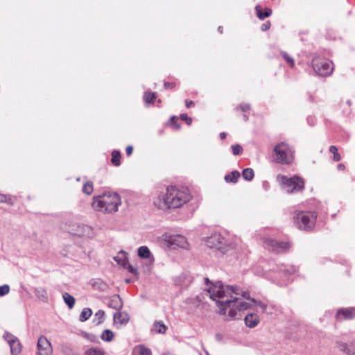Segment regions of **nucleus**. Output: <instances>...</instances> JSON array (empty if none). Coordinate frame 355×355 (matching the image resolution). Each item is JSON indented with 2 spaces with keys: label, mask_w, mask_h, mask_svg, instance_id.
Instances as JSON below:
<instances>
[{
  "label": "nucleus",
  "mask_w": 355,
  "mask_h": 355,
  "mask_svg": "<svg viewBox=\"0 0 355 355\" xmlns=\"http://www.w3.org/2000/svg\"><path fill=\"white\" fill-rule=\"evenodd\" d=\"M155 327L158 333L163 334L166 330V327L161 322H157L155 324Z\"/></svg>",
  "instance_id": "obj_39"
},
{
  "label": "nucleus",
  "mask_w": 355,
  "mask_h": 355,
  "mask_svg": "<svg viewBox=\"0 0 355 355\" xmlns=\"http://www.w3.org/2000/svg\"><path fill=\"white\" fill-rule=\"evenodd\" d=\"M262 186H263V188L265 189V190H268L270 187V185H269V183L267 182V181H264L262 184Z\"/></svg>",
  "instance_id": "obj_50"
},
{
  "label": "nucleus",
  "mask_w": 355,
  "mask_h": 355,
  "mask_svg": "<svg viewBox=\"0 0 355 355\" xmlns=\"http://www.w3.org/2000/svg\"><path fill=\"white\" fill-rule=\"evenodd\" d=\"M338 168L339 170H344L345 169V165L343 164H339L338 165Z\"/></svg>",
  "instance_id": "obj_54"
},
{
  "label": "nucleus",
  "mask_w": 355,
  "mask_h": 355,
  "mask_svg": "<svg viewBox=\"0 0 355 355\" xmlns=\"http://www.w3.org/2000/svg\"><path fill=\"white\" fill-rule=\"evenodd\" d=\"M133 150V147L132 146H128L125 149L126 155L130 156Z\"/></svg>",
  "instance_id": "obj_47"
},
{
  "label": "nucleus",
  "mask_w": 355,
  "mask_h": 355,
  "mask_svg": "<svg viewBox=\"0 0 355 355\" xmlns=\"http://www.w3.org/2000/svg\"><path fill=\"white\" fill-rule=\"evenodd\" d=\"M125 281H126V282H128V283H129V282H130V279H126Z\"/></svg>",
  "instance_id": "obj_58"
},
{
  "label": "nucleus",
  "mask_w": 355,
  "mask_h": 355,
  "mask_svg": "<svg viewBox=\"0 0 355 355\" xmlns=\"http://www.w3.org/2000/svg\"><path fill=\"white\" fill-rule=\"evenodd\" d=\"M177 120L178 119L175 116L171 117V122L173 123V125H175V128L178 130L180 128V125L178 124H176Z\"/></svg>",
  "instance_id": "obj_46"
},
{
  "label": "nucleus",
  "mask_w": 355,
  "mask_h": 355,
  "mask_svg": "<svg viewBox=\"0 0 355 355\" xmlns=\"http://www.w3.org/2000/svg\"><path fill=\"white\" fill-rule=\"evenodd\" d=\"M280 54L290 67H293L295 66L294 59L286 51H281Z\"/></svg>",
  "instance_id": "obj_35"
},
{
  "label": "nucleus",
  "mask_w": 355,
  "mask_h": 355,
  "mask_svg": "<svg viewBox=\"0 0 355 355\" xmlns=\"http://www.w3.org/2000/svg\"><path fill=\"white\" fill-rule=\"evenodd\" d=\"M297 268L293 266H277L269 271L264 272L266 278L271 279L280 286L286 285V282L293 280Z\"/></svg>",
  "instance_id": "obj_4"
},
{
  "label": "nucleus",
  "mask_w": 355,
  "mask_h": 355,
  "mask_svg": "<svg viewBox=\"0 0 355 355\" xmlns=\"http://www.w3.org/2000/svg\"><path fill=\"white\" fill-rule=\"evenodd\" d=\"M237 109H240L243 112H246V111H248V110H249L250 109V105L248 103L240 104L237 107Z\"/></svg>",
  "instance_id": "obj_43"
},
{
  "label": "nucleus",
  "mask_w": 355,
  "mask_h": 355,
  "mask_svg": "<svg viewBox=\"0 0 355 355\" xmlns=\"http://www.w3.org/2000/svg\"><path fill=\"white\" fill-rule=\"evenodd\" d=\"M276 179L280 183L282 187L288 193L300 191L304 187V180L299 176L294 175L288 178L286 175L279 174Z\"/></svg>",
  "instance_id": "obj_6"
},
{
  "label": "nucleus",
  "mask_w": 355,
  "mask_h": 355,
  "mask_svg": "<svg viewBox=\"0 0 355 355\" xmlns=\"http://www.w3.org/2000/svg\"><path fill=\"white\" fill-rule=\"evenodd\" d=\"M93 191V184L92 182H86L83 187V192L87 195H89Z\"/></svg>",
  "instance_id": "obj_36"
},
{
  "label": "nucleus",
  "mask_w": 355,
  "mask_h": 355,
  "mask_svg": "<svg viewBox=\"0 0 355 355\" xmlns=\"http://www.w3.org/2000/svg\"><path fill=\"white\" fill-rule=\"evenodd\" d=\"M223 26H219V27L218 28V31L220 33H223Z\"/></svg>",
  "instance_id": "obj_55"
},
{
  "label": "nucleus",
  "mask_w": 355,
  "mask_h": 355,
  "mask_svg": "<svg viewBox=\"0 0 355 355\" xmlns=\"http://www.w3.org/2000/svg\"><path fill=\"white\" fill-rule=\"evenodd\" d=\"M312 67L314 71L320 76H329L334 70L331 61L319 57H315L313 59Z\"/></svg>",
  "instance_id": "obj_8"
},
{
  "label": "nucleus",
  "mask_w": 355,
  "mask_h": 355,
  "mask_svg": "<svg viewBox=\"0 0 355 355\" xmlns=\"http://www.w3.org/2000/svg\"><path fill=\"white\" fill-rule=\"evenodd\" d=\"M121 205V196L117 193L110 192L94 197L92 202L94 209L107 214L116 212Z\"/></svg>",
  "instance_id": "obj_3"
},
{
  "label": "nucleus",
  "mask_w": 355,
  "mask_h": 355,
  "mask_svg": "<svg viewBox=\"0 0 355 355\" xmlns=\"http://www.w3.org/2000/svg\"><path fill=\"white\" fill-rule=\"evenodd\" d=\"M164 240L170 248L187 249L189 246L187 239L181 234H166Z\"/></svg>",
  "instance_id": "obj_10"
},
{
  "label": "nucleus",
  "mask_w": 355,
  "mask_h": 355,
  "mask_svg": "<svg viewBox=\"0 0 355 355\" xmlns=\"http://www.w3.org/2000/svg\"><path fill=\"white\" fill-rule=\"evenodd\" d=\"M107 304L109 307L119 311L123 306V302L119 295H114L109 298Z\"/></svg>",
  "instance_id": "obj_18"
},
{
  "label": "nucleus",
  "mask_w": 355,
  "mask_h": 355,
  "mask_svg": "<svg viewBox=\"0 0 355 355\" xmlns=\"http://www.w3.org/2000/svg\"><path fill=\"white\" fill-rule=\"evenodd\" d=\"M227 244L226 239L219 233H215L206 240V245L218 250H224Z\"/></svg>",
  "instance_id": "obj_12"
},
{
  "label": "nucleus",
  "mask_w": 355,
  "mask_h": 355,
  "mask_svg": "<svg viewBox=\"0 0 355 355\" xmlns=\"http://www.w3.org/2000/svg\"><path fill=\"white\" fill-rule=\"evenodd\" d=\"M92 286L95 289L100 291H105L108 288L107 284L101 279L94 280Z\"/></svg>",
  "instance_id": "obj_25"
},
{
  "label": "nucleus",
  "mask_w": 355,
  "mask_h": 355,
  "mask_svg": "<svg viewBox=\"0 0 355 355\" xmlns=\"http://www.w3.org/2000/svg\"><path fill=\"white\" fill-rule=\"evenodd\" d=\"M191 198L189 190L175 186H168L155 192L153 205L159 209L168 211L182 207Z\"/></svg>",
  "instance_id": "obj_2"
},
{
  "label": "nucleus",
  "mask_w": 355,
  "mask_h": 355,
  "mask_svg": "<svg viewBox=\"0 0 355 355\" xmlns=\"http://www.w3.org/2000/svg\"><path fill=\"white\" fill-rule=\"evenodd\" d=\"M259 321V317L257 313H249L245 317V323L249 328L255 327Z\"/></svg>",
  "instance_id": "obj_19"
},
{
  "label": "nucleus",
  "mask_w": 355,
  "mask_h": 355,
  "mask_svg": "<svg viewBox=\"0 0 355 355\" xmlns=\"http://www.w3.org/2000/svg\"><path fill=\"white\" fill-rule=\"evenodd\" d=\"M34 292L37 297L42 302H46L48 299L46 290L43 287L34 288Z\"/></svg>",
  "instance_id": "obj_24"
},
{
  "label": "nucleus",
  "mask_w": 355,
  "mask_h": 355,
  "mask_svg": "<svg viewBox=\"0 0 355 355\" xmlns=\"http://www.w3.org/2000/svg\"><path fill=\"white\" fill-rule=\"evenodd\" d=\"M138 256L142 259H148L151 257V252L147 246H141L138 249Z\"/></svg>",
  "instance_id": "obj_26"
},
{
  "label": "nucleus",
  "mask_w": 355,
  "mask_h": 355,
  "mask_svg": "<svg viewBox=\"0 0 355 355\" xmlns=\"http://www.w3.org/2000/svg\"><path fill=\"white\" fill-rule=\"evenodd\" d=\"M255 10L258 18L261 20H263L266 17H270L272 14V10L269 8H265L264 12H262L261 7L259 5L256 6Z\"/></svg>",
  "instance_id": "obj_22"
},
{
  "label": "nucleus",
  "mask_w": 355,
  "mask_h": 355,
  "mask_svg": "<svg viewBox=\"0 0 355 355\" xmlns=\"http://www.w3.org/2000/svg\"><path fill=\"white\" fill-rule=\"evenodd\" d=\"M240 173L238 171H233L231 173L225 175L224 180L227 183H236L239 177Z\"/></svg>",
  "instance_id": "obj_23"
},
{
  "label": "nucleus",
  "mask_w": 355,
  "mask_h": 355,
  "mask_svg": "<svg viewBox=\"0 0 355 355\" xmlns=\"http://www.w3.org/2000/svg\"><path fill=\"white\" fill-rule=\"evenodd\" d=\"M101 338L104 341L110 342L114 338V334L111 330L105 329L103 331Z\"/></svg>",
  "instance_id": "obj_33"
},
{
  "label": "nucleus",
  "mask_w": 355,
  "mask_h": 355,
  "mask_svg": "<svg viewBox=\"0 0 355 355\" xmlns=\"http://www.w3.org/2000/svg\"><path fill=\"white\" fill-rule=\"evenodd\" d=\"M274 152L275 153V161L278 164H290L294 158L293 148L284 142L276 145L274 148Z\"/></svg>",
  "instance_id": "obj_7"
},
{
  "label": "nucleus",
  "mask_w": 355,
  "mask_h": 355,
  "mask_svg": "<svg viewBox=\"0 0 355 355\" xmlns=\"http://www.w3.org/2000/svg\"><path fill=\"white\" fill-rule=\"evenodd\" d=\"M347 103L349 105H351V104H352V103H351L350 100H348V101H347Z\"/></svg>",
  "instance_id": "obj_57"
},
{
  "label": "nucleus",
  "mask_w": 355,
  "mask_h": 355,
  "mask_svg": "<svg viewBox=\"0 0 355 355\" xmlns=\"http://www.w3.org/2000/svg\"><path fill=\"white\" fill-rule=\"evenodd\" d=\"M156 97H157V95H156L155 92H150L146 91L144 92V100L145 103L147 104L153 103Z\"/></svg>",
  "instance_id": "obj_29"
},
{
  "label": "nucleus",
  "mask_w": 355,
  "mask_h": 355,
  "mask_svg": "<svg viewBox=\"0 0 355 355\" xmlns=\"http://www.w3.org/2000/svg\"><path fill=\"white\" fill-rule=\"evenodd\" d=\"M263 246L266 249L275 253H282L290 249L291 244L286 241H280L268 238L264 240Z\"/></svg>",
  "instance_id": "obj_9"
},
{
  "label": "nucleus",
  "mask_w": 355,
  "mask_h": 355,
  "mask_svg": "<svg viewBox=\"0 0 355 355\" xmlns=\"http://www.w3.org/2000/svg\"><path fill=\"white\" fill-rule=\"evenodd\" d=\"M6 200V195L0 194V202H5Z\"/></svg>",
  "instance_id": "obj_52"
},
{
  "label": "nucleus",
  "mask_w": 355,
  "mask_h": 355,
  "mask_svg": "<svg viewBox=\"0 0 355 355\" xmlns=\"http://www.w3.org/2000/svg\"><path fill=\"white\" fill-rule=\"evenodd\" d=\"M6 201H5L6 203H8V205H12L15 202V198L12 197L10 196H6Z\"/></svg>",
  "instance_id": "obj_45"
},
{
  "label": "nucleus",
  "mask_w": 355,
  "mask_h": 355,
  "mask_svg": "<svg viewBox=\"0 0 355 355\" xmlns=\"http://www.w3.org/2000/svg\"><path fill=\"white\" fill-rule=\"evenodd\" d=\"M38 355H51L53 349L50 341L44 336H41L37 344Z\"/></svg>",
  "instance_id": "obj_13"
},
{
  "label": "nucleus",
  "mask_w": 355,
  "mask_h": 355,
  "mask_svg": "<svg viewBox=\"0 0 355 355\" xmlns=\"http://www.w3.org/2000/svg\"><path fill=\"white\" fill-rule=\"evenodd\" d=\"M193 103L191 101H189V100L185 101V105L187 108H189L191 106V105H193Z\"/></svg>",
  "instance_id": "obj_51"
},
{
  "label": "nucleus",
  "mask_w": 355,
  "mask_h": 355,
  "mask_svg": "<svg viewBox=\"0 0 355 355\" xmlns=\"http://www.w3.org/2000/svg\"><path fill=\"white\" fill-rule=\"evenodd\" d=\"M329 151L334 155V161L338 162L340 160L341 157L340 154L338 153V148L335 146H331L329 148Z\"/></svg>",
  "instance_id": "obj_38"
},
{
  "label": "nucleus",
  "mask_w": 355,
  "mask_h": 355,
  "mask_svg": "<svg viewBox=\"0 0 355 355\" xmlns=\"http://www.w3.org/2000/svg\"><path fill=\"white\" fill-rule=\"evenodd\" d=\"M355 318V307L349 309H341L338 311L336 318L338 320L343 319H352Z\"/></svg>",
  "instance_id": "obj_16"
},
{
  "label": "nucleus",
  "mask_w": 355,
  "mask_h": 355,
  "mask_svg": "<svg viewBox=\"0 0 355 355\" xmlns=\"http://www.w3.org/2000/svg\"><path fill=\"white\" fill-rule=\"evenodd\" d=\"M180 117L181 120L186 121L187 125H190L191 124L192 119L189 117L187 114H181Z\"/></svg>",
  "instance_id": "obj_41"
},
{
  "label": "nucleus",
  "mask_w": 355,
  "mask_h": 355,
  "mask_svg": "<svg viewBox=\"0 0 355 355\" xmlns=\"http://www.w3.org/2000/svg\"><path fill=\"white\" fill-rule=\"evenodd\" d=\"M74 234L78 236L91 237L93 236V230L91 227L86 225H78Z\"/></svg>",
  "instance_id": "obj_17"
},
{
  "label": "nucleus",
  "mask_w": 355,
  "mask_h": 355,
  "mask_svg": "<svg viewBox=\"0 0 355 355\" xmlns=\"http://www.w3.org/2000/svg\"><path fill=\"white\" fill-rule=\"evenodd\" d=\"M216 340L220 342L223 340V335L221 334H216L215 336Z\"/></svg>",
  "instance_id": "obj_49"
},
{
  "label": "nucleus",
  "mask_w": 355,
  "mask_h": 355,
  "mask_svg": "<svg viewBox=\"0 0 355 355\" xmlns=\"http://www.w3.org/2000/svg\"><path fill=\"white\" fill-rule=\"evenodd\" d=\"M114 260L123 268H126L128 263V254L125 252L121 250L114 257Z\"/></svg>",
  "instance_id": "obj_20"
},
{
  "label": "nucleus",
  "mask_w": 355,
  "mask_h": 355,
  "mask_svg": "<svg viewBox=\"0 0 355 355\" xmlns=\"http://www.w3.org/2000/svg\"><path fill=\"white\" fill-rule=\"evenodd\" d=\"M3 338L8 343L12 355H18L21 351V345L17 337L10 333H5Z\"/></svg>",
  "instance_id": "obj_14"
},
{
  "label": "nucleus",
  "mask_w": 355,
  "mask_h": 355,
  "mask_svg": "<svg viewBox=\"0 0 355 355\" xmlns=\"http://www.w3.org/2000/svg\"><path fill=\"white\" fill-rule=\"evenodd\" d=\"M105 318V312L103 310H98L94 315L93 322L96 325L101 324L103 322Z\"/></svg>",
  "instance_id": "obj_28"
},
{
  "label": "nucleus",
  "mask_w": 355,
  "mask_h": 355,
  "mask_svg": "<svg viewBox=\"0 0 355 355\" xmlns=\"http://www.w3.org/2000/svg\"><path fill=\"white\" fill-rule=\"evenodd\" d=\"M317 214L315 211H295L293 220L298 228L309 231L312 230L315 224Z\"/></svg>",
  "instance_id": "obj_5"
},
{
  "label": "nucleus",
  "mask_w": 355,
  "mask_h": 355,
  "mask_svg": "<svg viewBox=\"0 0 355 355\" xmlns=\"http://www.w3.org/2000/svg\"><path fill=\"white\" fill-rule=\"evenodd\" d=\"M111 162L116 166H119L121 164V153L119 150H114L112 152Z\"/></svg>",
  "instance_id": "obj_30"
},
{
  "label": "nucleus",
  "mask_w": 355,
  "mask_h": 355,
  "mask_svg": "<svg viewBox=\"0 0 355 355\" xmlns=\"http://www.w3.org/2000/svg\"><path fill=\"white\" fill-rule=\"evenodd\" d=\"M243 178L247 181H251L254 176V171L251 168H245L242 172Z\"/></svg>",
  "instance_id": "obj_32"
},
{
  "label": "nucleus",
  "mask_w": 355,
  "mask_h": 355,
  "mask_svg": "<svg viewBox=\"0 0 355 355\" xmlns=\"http://www.w3.org/2000/svg\"><path fill=\"white\" fill-rule=\"evenodd\" d=\"M114 322L116 324L126 325L130 320V315L125 311H118L113 315Z\"/></svg>",
  "instance_id": "obj_15"
},
{
  "label": "nucleus",
  "mask_w": 355,
  "mask_h": 355,
  "mask_svg": "<svg viewBox=\"0 0 355 355\" xmlns=\"http://www.w3.org/2000/svg\"><path fill=\"white\" fill-rule=\"evenodd\" d=\"M270 27V22L269 21H267L266 22L263 23L261 26V30L262 31H266L268 30Z\"/></svg>",
  "instance_id": "obj_44"
},
{
  "label": "nucleus",
  "mask_w": 355,
  "mask_h": 355,
  "mask_svg": "<svg viewBox=\"0 0 355 355\" xmlns=\"http://www.w3.org/2000/svg\"><path fill=\"white\" fill-rule=\"evenodd\" d=\"M205 281L207 286L205 289L207 295L216 302L219 313L224 315L225 320L240 319L241 312L251 307V303L244 301V299L250 300L263 313L267 311L268 305L260 300L250 299L248 291L237 286L224 285L221 281L213 283L208 278H205Z\"/></svg>",
  "instance_id": "obj_1"
},
{
  "label": "nucleus",
  "mask_w": 355,
  "mask_h": 355,
  "mask_svg": "<svg viewBox=\"0 0 355 355\" xmlns=\"http://www.w3.org/2000/svg\"><path fill=\"white\" fill-rule=\"evenodd\" d=\"M85 355H105V352L102 349L94 347L86 350Z\"/></svg>",
  "instance_id": "obj_34"
},
{
  "label": "nucleus",
  "mask_w": 355,
  "mask_h": 355,
  "mask_svg": "<svg viewBox=\"0 0 355 355\" xmlns=\"http://www.w3.org/2000/svg\"><path fill=\"white\" fill-rule=\"evenodd\" d=\"M62 297L69 309H72L74 306L75 298L71 295L68 293H64Z\"/></svg>",
  "instance_id": "obj_27"
},
{
  "label": "nucleus",
  "mask_w": 355,
  "mask_h": 355,
  "mask_svg": "<svg viewBox=\"0 0 355 355\" xmlns=\"http://www.w3.org/2000/svg\"><path fill=\"white\" fill-rule=\"evenodd\" d=\"M219 136L221 139H224L226 137L227 134L225 132H223L220 133Z\"/></svg>",
  "instance_id": "obj_53"
},
{
  "label": "nucleus",
  "mask_w": 355,
  "mask_h": 355,
  "mask_svg": "<svg viewBox=\"0 0 355 355\" xmlns=\"http://www.w3.org/2000/svg\"><path fill=\"white\" fill-rule=\"evenodd\" d=\"M174 86H175V84L173 83H168V82L164 83V87L166 89L173 88V87H174Z\"/></svg>",
  "instance_id": "obj_48"
},
{
  "label": "nucleus",
  "mask_w": 355,
  "mask_h": 355,
  "mask_svg": "<svg viewBox=\"0 0 355 355\" xmlns=\"http://www.w3.org/2000/svg\"><path fill=\"white\" fill-rule=\"evenodd\" d=\"M92 314V311L90 308H84L80 315V320L85 322L87 320Z\"/></svg>",
  "instance_id": "obj_31"
},
{
  "label": "nucleus",
  "mask_w": 355,
  "mask_h": 355,
  "mask_svg": "<svg viewBox=\"0 0 355 355\" xmlns=\"http://www.w3.org/2000/svg\"><path fill=\"white\" fill-rule=\"evenodd\" d=\"M129 272H130L131 274L134 275H138V271L137 270L134 268L132 265H130L129 263V262L128 263V265L126 266V268H125Z\"/></svg>",
  "instance_id": "obj_42"
},
{
  "label": "nucleus",
  "mask_w": 355,
  "mask_h": 355,
  "mask_svg": "<svg viewBox=\"0 0 355 355\" xmlns=\"http://www.w3.org/2000/svg\"><path fill=\"white\" fill-rule=\"evenodd\" d=\"M234 155H240L243 153V148L240 144H234L231 146Z\"/></svg>",
  "instance_id": "obj_37"
},
{
  "label": "nucleus",
  "mask_w": 355,
  "mask_h": 355,
  "mask_svg": "<svg viewBox=\"0 0 355 355\" xmlns=\"http://www.w3.org/2000/svg\"><path fill=\"white\" fill-rule=\"evenodd\" d=\"M10 292V286L8 284L0 286V297L7 295Z\"/></svg>",
  "instance_id": "obj_40"
},
{
  "label": "nucleus",
  "mask_w": 355,
  "mask_h": 355,
  "mask_svg": "<svg viewBox=\"0 0 355 355\" xmlns=\"http://www.w3.org/2000/svg\"><path fill=\"white\" fill-rule=\"evenodd\" d=\"M243 119L245 121H247L248 120V116L246 114H243Z\"/></svg>",
  "instance_id": "obj_56"
},
{
  "label": "nucleus",
  "mask_w": 355,
  "mask_h": 355,
  "mask_svg": "<svg viewBox=\"0 0 355 355\" xmlns=\"http://www.w3.org/2000/svg\"><path fill=\"white\" fill-rule=\"evenodd\" d=\"M131 355H152V352L144 345H139L133 348Z\"/></svg>",
  "instance_id": "obj_21"
},
{
  "label": "nucleus",
  "mask_w": 355,
  "mask_h": 355,
  "mask_svg": "<svg viewBox=\"0 0 355 355\" xmlns=\"http://www.w3.org/2000/svg\"><path fill=\"white\" fill-rule=\"evenodd\" d=\"M335 347L346 355H355V340L347 341L345 338H336Z\"/></svg>",
  "instance_id": "obj_11"
}]
</instances>
